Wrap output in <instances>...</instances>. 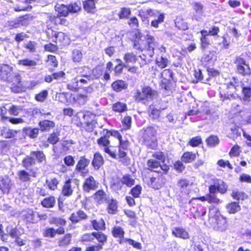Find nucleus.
<instances>
[{
  "label": "nucleus",
  "mask_w": 251,
  "mask_h": 251,
  "mask_svg": "<svg viewBox=\"0 0 251 251\" xmlns=\"http://www.w3.org/2000/svg\"><path fill=\"white\" fill-rule=\"evenodd\" d=\"M118 242L120 244H128L138 250L142 248L141 243L129 238L122 239L121 240H119Z\"/></svg>",
  "instance_id": "obj_28"
},
{
  "label": "nucleus",
  "mask_w": 251,
  "mask_h": 251,
  "mask_svg": "<svg viewBox=\"0 0 251 251\" xmlns=\"http://www.w3.org/2000/svg\"><path fill=\"white\" fill-rule=\"evenodd\" d=\"M173 73L171 70L165 69L161 73V76L164 79L162 81V87L166 90L169 88V83L173 79Z\"/></svg>",
  "instance_id": "obj_11"
},
{
  "label": "nucleus",
  "mask_w": 251,
  "mask_h": 251,
  "mask_svg": "<svg viewBox=\"0 0 251 251\" xmlns=\"http://www.w3.org/2000/svg\"><path fill=\"white\" fill-rule=\"evenodd\" d=\"M153 95V91L151 88L146 87L142 89V91L137 90L135 95V100L138 102L145 100L151 99Z\"/></svg>",
  "instance_id": "obj_5"
},
{
  "label": "nucleus",
  "mask_w": 251,
  "mask_h": 251,
  "mask_svg": "<svg viewBox=\"0 0 251 251\" xmlns=\"http://www.w3.org/2000/svg\"><path fill=\"white\" fill-rule=\"evenodd\" d=\"M18 64L30 69H33L35 68V66L37 65V62L34 60L25 58L24 59L19 60L18 61Z\"/></svg>",
  "instance_id": "obj_23"
},
{
  "label": "nucleus",
  "mask_w": 251,
  "mask_h": 251,
  "mask_svg": "<svg viewBox=\"0 0 251 251\" xmlns=\"http://www.w3.org/2000/svg\"><path fill=\"white\" fill-rule=\"evenodd\" d=\"M202 143V140L200 136H196L192 138L189 141V145L192 147L198 146Z\"/></svg>",
  "instance_id": "obj_63"
},
{
  "label": "nucleus",
  "mask_w": 251,
  "mask_h": 251,
  "mask_svg": "<svg viewBox=\"0 0 251 251\" xmlns=\"http://www.w3.org/2000/svg\"><path fill=\"white\" fill-rule=\"evenodd\" d=\"M240 206L236 202H232L226 205V209L230 214H234L240 210Z\"/></svg>",
  "instance_id": "obj_40"
},
{
  "label": "nucleus",
  "mask_w": 251,
  "mask_h": 251,
  "mask_svg": "<svg viewBox=\"0 0 251 251\" xmlns=\"http://www.w3.org/2000/svg\"><path fill=\"white\" fill-rule=\"evenodd\" d=\"M22 110V108L20 106L12 105L9 107L8 111L11 115L17 116L20 112Z\"/></svg>",
  "instance_id": "obj_57"
},
{
  "label": "nucleus",
  "mask_w": 251,
  "mask_h": 251,
  "mask_svg": "<svg viewBox=\"0 0 251 251\" xmlns=\"http://www.w3.org/2000/svg\"><path fill=\"white\" fill-rule=\"evenodd\" d=\"M214 219L216 224V225L215 226V228L221 231L226 229L227 227V224L225 218H224L222 215H218V213H216Z\"/></svg>",
  "instance_id": "obj_12"
},
{
  "label": "nucleus",
  "mask_w": 251,
  "mask_h": 251,
  "mask_svg": "<svg viewBox=\"0 0 251 251\" xmlns=\"http://www.w3.org/2000/svg\"><path fill=\"white\" fill-rule=\"evenodd\" d=\"M201 199L203 201H207L210 203L218 204L221 202V200L214 194H207L205 196L201 197Z\"/></svg>",
  "instance_id": "obj_36"
},
{
  "label": "nucleus",
  "mask_w": 251,
  "mask_h": 251,
  "mask_svg": "<svg viewBox=\"0 0 251 251\" xmlns=\"http://www.w3.org/2000/svg\"><path fill=\"white\" fill-rule=\"evenodd\" d=\"M113 236L115 238H118L119 240L125 239L124 238L125 231L123 228L120 226H114L112 230Z\"/></svg>",
  "instance_id": "obj_32"
},
{
  "label": "nucleus",
  "mask_w": 251,
  "mask_h": 251,
  "mask_svg": "<svg viewBox=\"0 0 251 251\" xmlns=\"http://www.w3.org/2000/svg\"><path fill=\"white\" fill-rule=\"evenodd\" d=\"M206 142L208 146L212 147L217 145L219 141L217 136H211L206 139Z\"/></svg>",
  "instance_id": "obj_55"
},
{
  "label": "nucleus",
  "mask_w": 251,
  "mask_h": 251,
  "mask_svg": "<svg viewBox=\"0 0 251 251\" xmlns=\"http://www.w3.org/2000/svg\"><path fill=\"white\" fill-rule=\"evenodd\" d=\"M87 218V214L83 211L79 210L76 212L73 213L69 219L72 223H77L82 220H85Z\"/></svg>",
  "instance_id": "obj_13"
},
{
  "label": "nucleus",
  "mask_w": 251,
  "mask_h": 251,
  "mask_svg": "<svg viewBox=\"0 0 251 251\" xmlns=\"http://www.w3.org/2000/svg\"><path fill=\"white\" fill-rule=\"evenodd\" d=\"M112 87L115 91L120 92L126 89L127 87V84L124 81L118 80L112 83Z\"/></svg>",
  "instance_id": "obj_37"
},
{
  "label": "nucleus",
  "mask_w": 251,
  "mask_h": 251,
  "mask_svg": "<svg viewBox=\"0 0 251 251\" xmlns=\"http://www.w3.org/2000/svg\"><path fill=\"white\" fill-rule=\"evenodd\" d=\"M112 109L115 112L122 113L127 110V105L125 103L118 101L113 104Z\"/></svg>",
  "instance_id": "obj_33"
},
{
  "label": "nucleus",
  "mask_w": 251,
  "mask_h": 251,
  "mask_svg": "<svg viewBox=\"0 0 251 251\" xmlns=\"http://www.w3.org/2000/svg\"><path fill=\"white\" fill-rule=\"evenodd\" d=\"M154 10L151 9L141 10L139 11V15L141 17L142 20L144 22L147 20L149 17H151V13H153Z\"/></svg>",
  "instance_id": "obj_50"
},
{
  "label": "nucleus",
  "mask_w": 251,
  "mask_h": 251,
  "mask_svg": "<svg viewBox=\"0 0 251 251\" xmlns=\"http://www.w3.org/2000/svg\"><path fill=\"white\" fill-rule=\"evenodd\" d=\"M239 80L235 77H232L230 81L227 83V89L229 90V93H233L235 91L237 87L239 85Z\"/></svg>",
  "instance_id": "obj_25"
},
{
  "label": "nucleus",
  "mask_w": 251,
  "mask_h": 251,
  "mask_svg": "<svg viewBox=\"0 0 251 251\" xmlns=\"http://www.w3.org/2000/svg\"><path fill=\"white\" fill-rule=\"evenodd\" d=\"M11 186V183L10 178L7 176L0 178V189L3 193H8Z\"/></svg>",
  "instance_id": "obj_15"
},
{
  "label": "nucleus",
  "mask_w": 251,
  "mask_h": 251,
  "mask_svg": "<svg viewBox=\"0 0 251 251\" xmlns=\"http://www.w3.org/2000/svg\"><path fill=\"white\" fill-rule=\"evenodd\" d=\"M173 234L177 237L183 239L188 238V233L182 228H176L175 230L173 231Z\"/></svg>",
  "instance_id": "obj_44"
},
{
  "label": "nucleus",
  "mask_w": 251,
  "mask_h": 251,
  "mask_svg": "<svg viewBox=\"0 0 251 251\" xmlns=\"http://www.w3.org/2000/svg\"><path fill=\"white\" fill-rule=\"evenodd\" d=\"M19 177L20 179L23 181H27L30 179L29 174L25 170L19 172Z\"/></svg>",
  "instance_id": "obj_61"
},
{
  "label": "nucleus",
  "mask_w": 251,
  "mask_h": 251,
  "mask_svg": "<svg viewBox=\"0 0 251 251\" xmlns=\"http://www.w3.org/2000/svg\"><path fill=\"white\" fill-rule=\"evenodd\" d=\"M73 99L74 101L80 105L85 104L88 100L87 96L86 95L81 94H77L73 95Z\"/></svg>",
  "instance_id": "obj_35"
},
{
  "label": "nucleus",
  "mask_w": 251,
  "mask_h": 251,
  "mask_svg": "<svg viewBox=\"0 0 251 251\" xmlns=\"http://www.w3.org/2000/svg\"><path fill=\"white\" fill-rule=\"evenodd\" d=\"M90 163V160L86 159L84 157H81L80 160L77 162L75 167V170L78 172H80L83 169H85Z\"/></svg>",
  "instance_id": "obj_31"
},
{
  "label": "nucleus",
  "mask_w": 251,
  "mask_h": 251,
  "mask_svg": "<svg viewBox=\"0 0 251 251\" xmlns=\"http://www.w3.org/2000/svg\"><path fill=\"white\" fill-rule=\"evenodd\" d=\"M121 181L123 184L126 185L128 187H131L135 182L134 179L128 175L124 176L121 179Z\"/></svg>",
  "instance_id": "obj_48"
},
{
  "label": "nucleus",
  "mask_w": 251,
  "mask_h": 251,
  "mask_svg": "<svg viewBox=\"0 0 251 251\" xmlns=\"http://www.w3.org/2000/svg\"><path fill=\"white\" fill-rule=\"evenodd\" d=\"M30 155L33 158L36 159L39 163L43 164L46 163V156L42 151H31Z\"/></svg>",
  "instance_id": "obj_22"
},
{
  "label": "nucleus",
  "mask_w": 251,
  "mask_h": 251,
  "mask_svg": "<svg viewBox=\"0 0 251 251\" xmlns=\"http://www.w3.org/2000/svg\"><path fill=\"white\" fill-rule=\"evenodd\" d=\"M189 101H190V104H189V116L201 115V113L203 112V110L199 108L200 105H201V103L200 101L197 102L192 96L191 97H189Z\"/></svg>",
  "instance_id": "obj_6"
},
{
  "label": "nucleus",
  "mask_w": 251,
  "mask_h": 251,
  "mask_svg": "<svg viewBox=\"0 0 251 251\" xmlns=\"http://www.w3.org/2000/svg\"><path fill=\"white\" fill-rule=\"evenodd\" d=\"M110 136V131L106 130L105 134L97 140L98 145L100 146H103L104 148L108 147L110 144V141L108 138H109Z\"/></svg>",
  "instance_id": "obj_27"
},
{
  "label": "nucleus",
  "mask_w": 251,
  "mask_h": 251,
  "mask_svg": "<svg viewBox=\"0 0 251 251\" xmlns=\"http://www.w3.org/2000/svg\"><path fill=\"white\" fill-rule=\"evenodd\" d=\"M17 133L16 130L5 128L2 130L1 134L6 138H11L15 137Z\"/></svg>",
  "instance_id": "obj_49"
},
{
  "label": "nucleus",
  "mask_w": 251,
  "mask_h": 251,
  "mask_svg": "<svg viewBox=\"0 0 251 251\" xmlns=\"http://www.w3.org/2000/svg\"><path fill=\"white\" fill-rule=\"evenodd\" d=\"M55 200L53 197L45 198L41 202L42 206L44 207L50 208L54 206Z\"/></svg>",
  "instance_id": "obj_45"
},
{
  "label": "nucleus",
  "mask_w": 251,
  "mask_h": 251,
  "mask_svg": "<svg viewBox=\"0 0 251 251\" xmlns=\"http://www.w3.org/2000/svg\"><path fill=\"white\" fill-rule=\"evenodd\" d=\"M58 183V181L56 178H53L46 180V184L49 188L51 190H54L57 188Z\"/></svg>",
  "instance_id": "obj_52"
},
{
  "label": "nucleus",
  "mask_w": 251,
  "mask_h": 251,
  "mask_svg": "<svg viewBox=\"0 0 251 251\" xmlns=\"http://www.w3.org/2000/svg\"><path fill=\"white\" fill-rule=\"evenodd\" d=\"M96 0H86L83 2V8L88 13H94L95 12Z\"/></svg>",
  "instance_id": "obj_26"
},
{
  "label": "nucleus",
  "mask_w": 251,
  "mask_h": 251,
  "mask_svg": "<svg viewBox=\"0 0 251 251\" xmlns=\"http://www.w3.org/2000/svg\"><path fill=\"white\" fill-rule=\"evenodd\" d=\"M156 130L152 126H149L144 129L143 136V142L148 148L154 149L157 146L156 138Z\"/></svg>",
  "instance_id": "obj_1"
},
{
  "label": "nucleus",
  "mask_w": 251,
  "mask_h": 251,
  "mask_svg": "<svg viewBox=\"0 0 251 251\" xmlns=\"http://www.w3.org/2000/svg\"><path fill=\"white\" fill-rule=\"evenodd\" d=\"M52 35L55 37L56 40H58L60 42L67 44L68 42V38L66 34L63 32H53Z\"/></svg>",
  "instance_id": "obj_39"
},
{
  "label": "nucleus",
  "mask_w": 251,
  "mask_h": 251,
  "mask_svg": "<svg viewBox=\"0 0 251 251\" xmlns=\"http://www.w3.org/2000/svg\"><path fill=\"white\" fill-rule=\"evenodd\" d=\"M139 37H136V39L134 41V48L141 50L142 51L147 50V45L146 40V36L139 34Z\"/></svg>",
  "instance_id": "obj_10"
},
{
  "label": "nucleus",
  "mask_w": 251,
  "mask_h": 251,
  "mask_svg": "<svg viewBox=\"0 0 251 251\" xmlns=\"http://www.w3.org/2000/svg\"><path fill=\"white\" fill-rule=\"evenodd\" d=\"M108 198V196L102 190H99L95 194V200L99 204L106 202Z\"/></svg>",
  "instance_id": "obj_20"
},
{
  "label": "nucleus",
  "mask_w": 251,
  "mask_h": 251,
  "mask_svg": "<svg viewBox=\"0 0 251 251\" xmlns=\"http://www.w3.org/2000/svg\"><path fill=\"white\" fill-rule=\"evenodd\" d=\"M32 19V17L28 15L20 17L13 22V26L17 28L21 26H27Z\"/></svg>",
  "instance_id": "obj_9"
},
{
  "label": "nucleus",
  "mask_w": 251,
  "mask_h": 251,
  "mask_svg": "<svg viewBox=\"0 0 251 251\" xmlns=\"http://www.w3.org/2000/svg\"><path fill=\"white\" fill-rule=\"evenodd\" d=\"M82 58L81 51L77 49L74 50L72 52V58L74 62H79Z\"/></svg>",
  "instance_id": "obj_53"
},
{
  "label": "nucleus",
  "mask_w": 251,
  "mask_h": 251,
  "mask_svg": "<svg viewBox=\"0 0 251 251\" xmlns=\"http://www.w3.org/2000/svg\"><path fill=\"white\" fill-rule=\"evenodd\" d=\"M163 178L162 177H152L150 178L149 182V185L155 189H159L163 183Z\"/></svg>",
  "instance_id": "obj_24"
},
{
  "label": "nucleus",
  "mask_w": 251,
  "mask_h": 251,
  "mask_svg": "<svg viewBox=\"0 0 251 251\" xmlns=\"http://www.w3.org/2000/svg\"><path fill=\"white\" fill-rule=\"evenodd\" d=\"M72 238V235L70 233L66 234L64 236L60 239L58 244L60 246H66L70 244Z\"/></svg>",
  "instance_id": "obj_47"
},
{
  "label": "nucleus",
  "mask_w": 251,
  "mask_h": 251,
  "mask_svg": "<svg viewBox=\"0 0 251 251\" xmlns=\"http://www.w3.org/2000/svg\"><path fill=\"white\" fill-rule=\"evenodd\" d=\"M69 12L76 13L81 9L80 2H77L68 6Z\"/></svg>",
  "instance_id": "obj_56"
},
{
  "label": "nucleus",
  "mask_w": 251,
  "mask_h": 251,
  "mask_svg": "<svg viewBox=\"0 0 251 251\" xmlns=\"http://www.w3.org/2000/svg\"><path fill=\"white\" fill-rule=\"evenodd\" d=\"M201 48L202 50L206 49L210 44L211 39L208 35H206V30L203 29L201 31Z\"/></svg>",
  "instance_id": "obj_18"
},
{
  "label": "nucleus",
  "mask_w": 251,
  "mask_h": 251,
  "mask_svg": "<svg viewBox=\"0 0 251 251\" xmlns=\"http://www.w3.org/2000/svg\"><path fill=\"white\" fill-rule=\"evenodd\" d=\"M124 67L128 68L130 64H133L137 61L136 56L132 52H127L124 55Z\"/></svg>",
  "instance_id": "obj_17"
},
{
  "label": "nucleus",
  "mask_w": 251,
  "mask_h": 251,
  "mask_svg": "<svg viewBox=\"0 0 251 251\" xmlns=\"http://www.w3.org/2000/svg\"><path fill=\"white\" fill-rule=\"evenodd\" d=\"M160 111L155 107L154 105H150L149 108V117L153 119H158L160 117Z\"/></svg>",
  "instance_id": "obj_34"
},
{
  "label": "nucleus",
  "mask_w": 251,
  "mask_h": 251,
  "mask_svg": "<svg viewBox=\"0 0 251 251\" xmlns=\"http://www.w3.org/2000/svg\"><path fill=\"white\" fill-rule=\"evenodd\" d=\"M55 9L58 12V16L66 17L69 12L68 6L65 5L56 6Z\"/></svg>",
  "instance_id": "obj_43"
},
{
  "label": "nucleus",
  "mask_w": 251,
  "mask_h": 251,
  "mask_svg": "<svg viewBox=\"0 0 251 251\" xmlns=\"http://www.w3.org/2000/svg\"><path fill=\"white\" fill-rule=\"evenodd\" d=\"M197 199L189 201V211L195 219L201 218L204 215L206 212V208L199 203H195Z\"/></svg>",
  "instance_id": "obj_3"
},
{
  "label": "nucleus",
  "mask_w": 251,
  "mask_h": 251,
  "mask_svg": "<svg viewBox=\"0 0 251 251\" xmlns=\"http://www.w3.org/2000/svg\"><path fill=\"white\" fill-rule=\"evenodd\" d=\"M145 36L147 45V50L151 51L149 55L151 57L154 54V48L157 46V42L154 38L151 35L147 34Z\"/></svg>",
  "instance_id": "obj_14"
},
{
  "label": "nucleus",
  "mask_w": 251,
  "mask_h": 251,
  "mask_svg": "<svg viewBox=\"0 0 251 251\" xmlns=\"http://www.w3.org/2000/svg\"><path fill=\"white\" fill-rule=\"evenodd\" d=\"M24 167L27 168L35 164V159L31 156H26L22 161Z\"/></svg>",
  "instance_id": "obj_54"
},
{
  "label": "nucleus",
  "mask_w": 251,
  "mask_h": 251,
  "mask_svg": "<svg viewBox=\"0 0 251 251\" xmlns=\"http://www.w3.org/2000/svg\"><path fill=\"white\" fill-rule=\"evenodd\" d=\"M24 131L26 135L31 138H35L37 137L39 130L38 128L26 127L24 129Z\"/></svg>",
  "instance_id": "obj_38"
},
{
  "label": "nucleus",
  "mask_w": 251,
  "mask_h": 251,
  "mask_svg": "<svg viewBox=\"0 0 251 251\" xmlns=\"http://www.w3.org/2000/svg\"><path fill=\"white\" fill-rule=\"evenodd\" d=\"M7 233L13 238H17L18 236V233L16 228H13L11 226H8L6 229Z\"/></svg>",
  "instance_id": "obj_59"
},
{
  "label": "nucleus",
  "mask_w": 251,
  "mask_h": 251,
  "mask_svg": "<svg viewBox=\"0 0 251 251\" xmlns=\"http://www.w3.org/2000/svg\"><path fill=\"white\" fill-rule=\"evenodd\" d=\"M39 126L42 131H47L54 127L55 123L52 121L44 120L39 123Z\"/></svg>",
  "instance_id": "obj_19"
},
{
  "label": "nucleus",
  "mask_w": 251,
  "mask_h": 251,
  "mask_svg": "<svg viewBox=\"0 0 251 251\" xmlns=\"http://www.w3.org/2000/svg\"><path fill=\"white\" fill-rule=\"evenodd\" d=\"M142 190V187L140 185H137L135 186L134 187H133L131 190V194L134 197V198H138L139 197L140 195L141 194Z\"/></svg>",
  "instance_id": "obj_60"
},
{
  "label": "nucleus",
  "mask_w": 251,
  "mask_h": 251,
  "mask_svg": "<svg viewBox=\"0 0 251 251\" xmlns=\"http://www.w3.org/2000/svg\"><path fill=\"white\" fill-rule=\"evenodd\" d=\"M220 32V28L218 26L213 25L208 30H206V35L215 36Z\"/></svg>",
  "instance_id": "obj_58"
},
{
  "label": "nucleus",
  "mask_w": 251,
  "mask_h": 251,
  "mask_svg": "<svg viewBox=\"0 0 251 251\" xmlns=\"http://www.w3.org/2000/svg\"><path fill=\"white\" fill-rule=\"evenodd\" d=\"M48 92L47 90H43L35 96V99L38 101H43L47 97Z\"/></svg>",
  "instance_id": "obj_62"
},
{
  "label": "nucleus",
  "mask_w": 251,
  "mask_h": 251,
  "mask_svg": "<svg viewBox=\"0 0 251 251\" xmlns=\"http://www.w3.org/2000/svg\"><path fill=\"white\" fill-rule=\"evenodd\" d=\"M215 181L218 188V192L221 194L226 193L227 190L226 184L222 180L218 179Z\"/></svg>",
  "instance_id": "obj_46"
},
{
  "label": "nucleus",
  "mask_w": 251,
  "mask_h": 251,
  "mask_svg": "<svg viewBox=\"0 0 251 251\" xmlns=\"http://www.w3.org/2000/svg\"><path fill=\"white\" fill-rule=\"evenodd\" d=\"M92 225L93 228L97 230H103L105 229V222L102 219L97 221L96 220L91 221Z\"/></svg>",
  "instance_id": "obj_41"
},
{
  "label": "nucleus",
  "mask_w": 251,
  "mask_h": 251,
  "mask_svg": "<svg viewBox=\"0 0 251 251\" xmlns=\"http://www.w3.org/2000/svg\"><path fill=\"white\" fill-rule=\"evenodd\" d=\"M94 238H96L98 241L100 243H104L106 240V236L103 233L101 232H93Z\"/></svg>",
  "instance_id": "obj_64"
},
{
  "label": "nucleus",
  "mask_w": 251,
  "mask_h": 251,
  "mask_svg": "<svg viewBox=\"0 0 251 251\" xmlns=\"http://www.w3.org/2000/svg\"><path fill=\"white\" fill-rule=\"evenodd\" d=\"M73 189L71 187V180L68 179L65 182L61 191L62 194L66 197H70L73 193Z\"/></svg>",
  "instance_id": "obj_21"
},
{
  "label": "nucleus",
  "mask_w": 251,
  "mask_h": 251,
  "mask_svg": "<svg viewBox=\"0 0 251 251\" xmlns=\"http://www.w3.org/2000/svg\"><path fill=\"white\" fill-rule=\"evenodd\" d=\"M131 10L130 8L126 7H122L120 9V11L118 14L120 19H127L131 14Z\"/></svg>",
  "instance_id": "obj_51"
},
{
  "label": "nucleus",
  "mask_w": 251,
  "mask_h": 251,
  "mask_svg": "<svg viewBox=\"0 0 251 251\" xmlns=\"http://www.w3.org/2000/svg\"><path fill=\"white\" fill-rule=\"evenodd\" d=\"M99 183L92 176L86 178L83 184L82 188L84 192L89 193L91 191L96 190L98 187Z\"/></svg>",
  "instance_id": "obj_7"
},
{
  "label": "nucleus",
  "mask_w": 251,
  "mask_h": 251,
  "mask_svg": "<svg viewBox=\"0 0 251 251\" xmlns=\"http://www.w3.org/2000/svg\"><path fill=\"white\" fill-rule=\"evenodd\" d=\"M104 162L103 157L100 153L96 152L94 154L92 164L95 170L99 169L103 165Z\"/></svg>",
  "instance_id": "obj_16"
},
{
  "label": "nucleus",
  "mask_w": 251,
  "mask_h": 251,
  "mask_svg": "<svg viewBox=\"0 0 251 251\" xmlns=\"http://www.w3.org/2000/svg\"><path fill=\"white\" fill-rule=\"evenodd\" d=\"M217 59V53L215 51H209V52L205 53L202 60L203 61L212 63L216 61Z\"/></svg>",
  "instance_id": "obj_30"
},
{
  "label": "nucleus",
  "mask_w": 251,
  "mask_h": 251,
  "mask_svg": "<svg viewBox=\"0 0 251 251\" xmlns=\"http://www.w3.org/2000/svg\"><path fill=\"white\" fill-rule=\"evenodd\" d=\"M147 166L150 170L157 172V169L160 168V164L158 161L150 159L147 162Z\"/></svg>",
  "instance_id": "obj_42"
},
{
  "label": "nucleus",
  "mask_w": 251,
  "mask_h": 251,
  "mask_svg": "<svg viewBox=\"0 0 251 251\" xmlns=\"http://www.w3.org/2000/svg\"><path fill=\"white\" fill-rule=\"evenodd\" d=\"M106 202L108 203L107 210L108 213L111 214H115L118 208L116 201L111 199V200H108Z\"/></svg>",
  "instance_id": "obj_29"
},
{
  "label": "nucleus",
  "mask_w": 251,
  "mask_h": 251,
  "mask_svg": "<svg viewBox=\"0 0 251 251\" xmlns=\"http://www.w3.org/2000/svg\"><path fill=\"white\" fill-rule=\"evenodd\" d=\"M13 68L6 64L0 65V78L4 81H13Z\"/></svg>",
  "instance_id": "obj_4"
},
{
  "label": "nucleus",
  "mask_w": 251,
  "mask_h": 251,
  "mask_svg": "<svg viewBox=\"0 0 251 251\" xmlns=\"http://www.w3.org/2000/svg\"><path fill=\"white\" fill-rule=\"evenodd\" d=\"M234 63L236 65V71L238 74L243 76L250 75L251 74L249 65L244 58L240 56H237Z\"/></svg>",
  "instance_id": "obj_2"
},
{
  "label": "nucleus",
  "mask_w": 251,
  "mask_h": 251,
  "mask_svg": "<svg viewBox=\"0 0 251 251\" xmlns=\"http://www.w3.org/2000/svg\"><path fill=\"white\" fill-rule=\"evenodd\" d=\"M151 17L154 19L151 22V26L155 28H157L159 25L164 22L165 18L164 14L156 10H154L153 13H151Z\"/></svg>",
  "instance_id": "obj_8"
}]
</instances>
